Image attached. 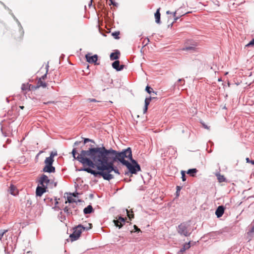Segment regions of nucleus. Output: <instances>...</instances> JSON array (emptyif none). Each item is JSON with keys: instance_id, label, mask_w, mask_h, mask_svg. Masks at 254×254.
Instances as JSON below:
<instances>
[{"instance_id": "nucleus-46", "label": "nucleus", "mask_w": 254, "mask_h": 254, "mask_svg": "<svg viewBox=\"0 0 254 254\" xmlns=\"http://www.w3.org/2000/svg\"><path fill=\"white\" fill-rule=\"evenodd\" d=\"M7 232V230H4L1 233L3 234V235H4V234H5Z\"/></svg>"}, {"instance_id": "nucleus-47", "label": "nucleus", "mask_w": 254, "mask_h": 254, "mask_svg": "<svg viewBox=\"0 0 254 254\" xmlns=\"http://www.w3.org/2000/svg\"><path fill=\"white\" fill-rule=\"evenodd\" d=\"M172 13L171 11H170L169 10H168V11H166V14H172Z\"/></svg>"}, {"instance_id": "nucleus-36", "label": "nucleus", "mask_w": 254, "mask_h": 254, "mask_svg": "<svg viewBox=\"0 0 254 254\" xmlns=\"http://www.w3.org/2000/svg\"><path fill=\"white\" fill-rule=\"evenodd\" d=\"M249 234H252L254 235V225L252 227L251 230L248 232Z\"/></svg>"}, {"instance_id": "nucleus-27", "label": "nucleus", "mask_w": 254, "mask_h": 254, "mask_svg": "<svg viewBox=\"0 0 254 254\" xmlns=\"http://www.w3.org/2000/svg\"><path fill=\"white\" fill-rule=\"evenodd\" d=\"M58 217L61 222H64L65 220V216L64 215H63L62 212H60V215H59L58 216Z\"/></svg>"}, {"instance_id": "nucleus-11", "label": "nucleus", "mask_w": 254, "mask_h": 254, "mask_svg": "<svg viewBox=\"0 0 254 254\" xmlns=\"http://www.w3.org/2000/svg\"><path fill=\"white\" fill-rule=\"evenodd\" d=\"M126 218L119 216L117 220H114L113 222L116 227L121 228L125 224Z\"/></svg>"}, {"instance_id": "nucleus-16", "label": "nucleus", "mask_w": 254, "mask_h": 254, "mask_svg": "<svg viewBox=\"0 0 254 254\" xmlns=\"http://www.w3.org/2000/svg\"><path fill=\"white\" fill-rule=\"evenodd\" d=\"M160 9H161L160 7L158 8L157 9L156 12L154 14V17H155V22L157 23H158V24H160V16H161V14H160Z\"/></svg>"}, {"instance_id": "nucleus-43", "label": "nucleus", "mask_w": 254, "mask_h": 254, "mask_svg": "<svg viewBox=\"0 0 254 254\" xmlns=\"http://www.w3.org/2000/svg\"><path fill=\"white\" fill-rule=\"evenodd\" d=\"M108 82L110 84H112L113 83V80L108 77Z\"/></svg>"}, {"instance_id": "nucleus-48", "label": "nucleus", "mask_w": 254, "mask_h": 254, "mask_svg": "<svg viewBox=\"0 0 254 254\" xmlns=\"http://www.w3.org/2000/svg\"><path fill=\"white\" fill-rule=\"evenodd\" d=\"M3 236V234L2 233L0 234V240L2 239Z\"/></svg>"}, {"instance_id": "nucleus-24", "label": "nucleus", "mask_w": 254, "mask_h": 254, "mask_svg": "<svg viewBox=\"0 0 254 254\" xmlns=\"http://www.w3.org/2000/svg\"><path fill=\"white\" fill-rule=\"evenodd\" d=\"M67 202H68L69 204H75L76 201L72 196H67V201H65V203Z\"/></svg>"}, {"instance_id": "nucleus-1", "label": "nucleus", "mask_w": 254, "mask_h": 254, "mask_svg": "<svg viewBox=\"0 0 254 254\" xmlns=\"http://www.w3.org/2000/svg\"><path fill=\"white\" fill-rule=\"evenodd\" d=\"M71 153L74 159L84 166L89 167L80 168L79 171L90 173L95 177L101 176L107 181L114 178V176L111 174L112 172L120 174L118 168L114 166V163L117 162L122 163V151H117L112 148L108 149L103 145L97 147L91 145L88 150H81L77 156L75 148L72 149Z\"/></svg>"}, {"instance_id": "nucleus-42", "label": "nucleus", "mask_w": 254, "mask_h": 254, "mask_svg": "<svg viewBox=\"0 0 254 254\" xmlns=\"http://www.w3.org/2000/svg\"><path fill=\"white\" fill-rule=\"evenodd\" d=\"M147 109H148V106H144V109H143V112H144V113H145L147 111Z\"/></svg>"}, {"instance_id": "nucleus-31", "label": "nucleus", "mask_w": 254, "mask_h": 254, "mask_svg": "<svg viewBox=\"0 0 254 254\" xmlns=\"http://www.w3.org/2000/svg\"><path fill=\"white\" fill-rule=\"evenodd\" d=\"M49 67V64H47L46 67V68L47 69L46 72H48ZM46 76H47V73H46L44 75L42 76L40 78H41L42 80H44V79L46 77Z\"/></svg>"}, {"instance_id": "nucleus-14", "label": "nucleus", "mask_w": 254, "mask_h": 254, "mask_svg": "<svg viewBox=\"0 0 254 254\" xmlns=\"http://www.w3.org/2000/svg\"><path fill=\"white\" fill-rule=\"evenodd\" d=\"M9 191L10 193L14 196L16 195L18 193V191L16 187L12 184L10 185Z\"/></svg>"}, {"instance_id": "nucleus-44", "label": "nucleus", "mask_w": 254, "mask_h": 254, "mask_svg": "<svg viewBox=\"0 0 254 254\" xmlns=\"http://www.w3.org/2000/svg\"><path fill=\"white\" fill-rule=\"evenodd\" d=\"M246 160L247 163H251V160L249 158H247Z\"/></svg>"}, {"instance_id": "nucleus-5", "label": "nucleus", "mask_w": 254, "mask_h": 254, "mask_svg": "<svg viewBox=\"0 0 254 254\" xmlns=\"http://www.w3.org/2000/svg\"><path fill=\"white\" fill-rule=\"evenodd\" d=\"M54 159L51 157H47L45 160L44 163H45V166L43 169V171L44 172L47 173H54L55 172V168L53 166V163L54 162Z\"/></svg>"}, {"instance_id": "nucleus-7", "label": "nucleus", "mask_w": 254, "mask_h": 254, "mask_svg": "<svg viewBox=\"0 0 254 254\" xmlns=\"http://www.w3.org/2000/svg\"><path fill=\"white\" fill-rule=\"evenodd\" d=\"M39 184L41 186L47 187L48 188L49 185L53 184V182L51 181L47 176L42 174L39 179Z\"/></svg>"}, {"instance_id": "nucleus-37", "label": "nucleus", "mask_w": 254, "mask_h": 254, "mask_svg": "<svg viewBox=\"0 0 254 254\" xmlns=\"http://www.w3.org/2000/svg\"><path fill=\"white\" fill-rule=\"evenodd\" d=\"M184 50L189 51V50H192L194 51V48L192 47H186L185 49H184Z\"/></svg>"}, {"instance_id": "nucleus-45", "label": "nucleus", "mask_w": 254, "mask_h": 254, "mask_svg": "<svg viewBox=\"0 0 254 254\" xmlns=\"http://www.w3.org/2000/svg\"><path fill=\"white\" fill-rule=\"evenodd\" d=\"M112 64H120V61H115L114 62H113Z\"/></svg>"}, {"instance_id": "nucleus-54", "label": "nucleus", "mask_w": 254, "mask_h": 254, "mask_svg": "<svg viewBox=\"0 0 254 254\" xmlns=\"http://www.w3.org/2000/svg\"><path fill=\"white\" fill-rule=\"evenodd\" d=\"M147 42L146 43V44H147V43H148V42H149V39H148V38H147Z\"/></svg>"}, {"instance_id": "nucleus-56", "label": "nucleus", "mask_w": 254, "mask_h": 254, "mask_svg": "<svg viewBox=\"0 0 254 254\" xmlns=\"http://www.w3.org/2000/svg\"><path fill=\"white\" fill-rule=\"evenodd\" d=\"M20 107L21 109H23V108H24V107H23V106H20Z\"/></svg>"}, {"instance_id": "nucleus-2", "label": "nucleus", "mask_w": 254, "mask_h": 254, "mask_svg": "<svg viewBox=\"0 0 254 254\" xmlns=\"http://www.w3.org/2000/svg\"><path fill=\"white\" fill-rule=\"evenodd\" d=\"M123 157L122 164L125 165L129 172L132 174H136L137 172L140 171V167L138 163L132 157L131 149L130 147L122 151Z\"/></svg>"}, {"instance_id": "nucleus-26", "label": "nucleus", "mask_w": 254, "mask_h": 254, "mask_svg": "<svg viewBox=\"0 0 254 254\" xmlns=\"http://www.w3.org/2000/svg\"><path fill=\"white\" fill-rule=\"evenodd\" d=\"M119 35H120L119 31H116V32L112 33V35L116 39H119L120 38V37H119Z\"/></svg>"}, {"instance_id": "nucleus-38", "label": "nucleus", "mask_w": 254, "mask_h": 254, "mask_svg": "<svg viewBox=\"0 0 254 254\" xmlns=\"http://www.w3.org/2000/svg\"><path fill=\"white\" fill-rule=\"evenodd\" d=\"M254 38L252 39L251 41L249 42V44H247V46H254Z\"/></svg>"}, {"instance_id": "nucleus-52", "label": "nucleus", "mask_w": 254, "mask_h": 254, "mask_svg": "<svg viewBox=\"0 0 254 254\" xmlns=\"http://www.w3.org/2000/svg\"><path fill=\"white\" fill-rule=\"evenodd\" d=\"M251 163L252 164L254 165V160L251 161Z\"/></svg>"}, {"instance_id": "nucleus-17", "label": "nucleus", "mask_w": 254, "mask_h": 254, "mask_svg": "<svg viewBox=\"0 0 254 254\" xmlns=\"http://www.w3.org/2000/svg\"><path fill=\"white\" fill-rule=\"evenodd\" d=\"M120 55V52L118 50H116L115 52L112 53L110 56L111 60H117Z\"/></svg>"}, {"instance_id": "nucleus-4", "label": "nucleus", "mask_w": 254, "mask_h": 254, "mask_svg": "<svg viewBox=\"0 0 254 254\" xmlns=\"http://www.w3.org/2000/svg\"><path fill=\"white\" fill-rule=\"evenodd\" d=\"M190 226L187 223H182L180 224L177 228L178 232L182 236L188 237L190 235L191 232L190 231Z\"/></svg>"}, {"instance_id": "nucleus-50", "label": "nucleus", "mask_w": 254, "mask_h": 254, "mask_svg": "<svg viewBox=\"0 0 254 254\" xmlns=\"http://www.w3.org/2000/svg\"><path fill=\"white\" fill-rule=\"evenodd\" d=\"M203 127H204L205 128H207V129H208V127H207L206 125H203Z\"/></svg>"}, {"instance_id": "nucleus-25", "label": "nucleus", "mask_w": 254, "mask_h": 254, "mask_svg": "<svg viewBox=\"0 0 254 254\" xmlns=\"http://www.w3.org/2000/svg\"><path fill=\"white\" fill-rule=\"evenodd\" d=\"M126 212H127L128 217L129 218L130 220H131V219L133 218L134 217L133 212L131 211V213H130V211L129 210H128L127 209H126Z\"/></svg>"}, {"instance_id": "nucleus-53", "label": "nucleus", "mask_w": 254, "mask_h": 254, "mask_svg": "<svg viewBox=\"0 0 254 254\" xmlns=\"http://www.w3.org/2000/svg\"><path fill=\"white\" fill-rule=\"evenodd\" d=\"M87 66H86V67L87 68H88L89 67V64H86Z\"/></svg>"}, {"instance_id": "nucleus-12", "label": "nucleus", "mask_w": 254, "mask_h": 254, "mask_svg": "<svg viewBox=\"0 0 254 254\" xmlns=\"http://www.w3.org/2000/svg\"><path fill=\"white\" fill-rule=\"evenodd\" d=\"M34 86L31 84L27 83H23L21 86V90L24 94H26L27 91H30L32 89H34Z\"/></svg>"}, {"instance_id": "nucleus-34", "label": "nucleus", "mask_w": 254, "mask_h": 254, "mask_svg": "<svg viewBox=\"0 0 254 254\" xmlns=\"http://www.w3.org/2000/svg\"><path fill=\"white\" fill-rule=\"evenodd\" d=\"M181 188H182V187H180V186H177V187H176V189H177L176 194H177V196H179V195L180 191V190H181Z\"/></svg>"}, {"instance_id": "nucleus-13", "label": "nucleus", "mask_w": 254, "mask_h": 254, "mask_svg": "<svg viewBox=\"0 0 254 254\" xmlns=\"http://www.w3.org/2000/svg\"><path fill=\"white\" fill-rule=\"evenodd\" d=\"M224 212V207L222 205L219 206L215 211V214L218 218L221 217Z\"/></svg>"}, {"instance_id": "nucleus-10", "label": "nucleus", "mask_w": 254, "mask_h": 254, "mask_svg": "<svg viewBox=\"0 0 254 254\" xmlns=\"http://www.w3.org/2000/svg\"><path fill=\"white\" fill-rule=\"evenodd\" d=\"M47 187L38 185L36 190V194L37 196H41L42 194L47 191Z\"/></svg>"}, {"instance_id": "nucleus-55", "label": "nucleus", "mask_w": 254, "mask_h": 254, "mask_svg": "<svg viewBox=\"0 0 254 254\" xmlns=\"http://www.w3.org/2000/svg\"><path fill=\"white\" fill-rule=\"evenodd\" d=\"M72 195H73V196H74V197H75V196H76V195H75V194H74V193H72Z\"/></svg>"}, {"instance_id": "nucleus-51", "label": "nucleus", "mask_w": 254, "mask_h": 254, "mask_svg": "<svg viewBox=\"0 0 254 254\" xmlns=\"http://www.w3.org/2000/svg\"><path fill=\"white\" fill-rule=\"evenodd\" d=\"M57 183H54V187H56L57 186Z\"/></svg>"}, {"instance_id": "nucleus-8", "label": "nucleus", "mask_w": 254, "mask_h": 254, "mask_svg": "<svg viewBox=\"0 0 254 254\" xmlns=\"http://www.w3.org/2000/svg\"><path fill=\"white\" fill-rule=\"evenodd\" d=\"M86 62L90 64H96L98 57L97 55H93L91 53H88L85 55Z\"/></svg>"}, {"instance_id": "nucleus-29", "label": "nucleus", "mask_w": 254, "mask_h": 254, "mask_svg": "<svg viewBox=\"0 0 254 254\" xmlns=\"http://www.w3.org/2000/svg\"><path fill=\"white\" fill-rule=\"evenodd\" d=\"M180 82L181 84H185V80L184 79H179L178 80V82L176 83V85L177 86H179V83Z\"/></svg>"}, {"instance_id": "nucleus-23", "label": "nucleus", "mask_w": 254, "mask_h": 254, "mask_svg": "<svg viewBox=\"0 0 254 254\" xmlns=\"http://www.w3.org/2000/svg\"><path fill=\"white\" fill-rule=\"evenodd\" d=\"M177 11H175V12H173V17L174 18V21L172 23V25L173 24V23L176 22L177 21V20L180 17H181L182 16L184 15V14H182L181 15H179L177 16Z\"/></svg>"}, {"instance_id": "nucleus-33", "label": "nucleus", "mask_w": 254, "mask_h": 254, "mask_svg": "<svg viewBox=\"0 0 254 254\" xmlns=\"http://www.w3.org/2000/svg\"><path fill=\"white\" fill-rule=\"evenodd\" d=\"M91 142L94 143V140H92V139H89V138H86L84 139V144L85 143H86L87 142Z\"/></svg>"}, {"instance_id": "nucleus-21", "label": "nucleus", "mask_w": 254, "mask_h": 254, "mask_svg": "<svg viewBox=\"0 0 254 254\" xmlns=\"http://www.w3.org/2000/svg\"><path fill=\"white\" fill-rule=\"evenodd\" d=\"M112 66L117 71H120L124 68L125 64H112Z\"/></svg>"}, {"instance_id": "nucleus-39", "label": "nucleus", "mask_w": 254, "mask_h": 254, "mask_svg": "<svg viewBox=\"0 0 254 254\" xmlns=\"http://www.w3.org/2000/svg\"><path fill=\"white\" fill-rule=\"evenodd\" d=\"M87 101L89 102H98L99 101L96 100L95 99H91L89 98L87 99Z\"/></svg>"}, {"instance_id": "nucleus-32", "label": "nucleus", "mask_w": 254, "mask_h": 254, "mask_svg": "<svg viewBox=\"0 0 254 254\" xmlns=\"http://www.w3.org/2000/svg\"><path fill=\"white\" fill-rule=\"evenodd\" d=\"M57 155V152L56 151H55V152L52 151L51 152L49 157H51V158L54 159V157Z\"/></svg>"}, {"instance_id": "nucleus-28", "label": "nucleus", "mask_w": 254, "mask_h": 254, "mask_svg": "<svg viewBox=\"0 0 254 254\" xmlns=\"http://www.w3.org/2000/svg\"><path fill=\"white\" fill-rule=\"evenodd\" d=\"M151 100V98L150 97L149 98H146L145 100V105L144 106H148Z\"/></svg>"}, {"instance_id": "nucleus-40", "label": "nucleus", "mask_w": 254, "mask_h": 254, "mask_svg": "<svg viewBox=\"0 0 254 254\" xmlns=\"http://www.w3.org/2000/svg\"><path fill=\"white\" fill-rule=\"evenodd\" d=\"M133 227L134 228L135 231L134 232H139L140 231V229L137 228L136 225H134Z\"/></svg>"}, {"instance_id": "nucleus-49", "label": "nucleus", "mask_w": 254, "mask_h": 254, "mask_svg": "<svg viewBox=\"0 0 254 254\" xmlns=\"http://www.w3.org/2000/svg\"><path fill=\"white\" fill-rule=\"evenodd\" d=\"M110 1L111 2V4H110V5H111V4H114V2L112 0H110Z\"/></svg>"}, {"instance_id": "nucleus-30", "label": "nucleus", "mask_w": 254, "mask_h": 254, "mask_svg": "<svg viewBox=\"0 0 254 254\" xmlns=\"http://www.w3.org/2000/svg\"><path fill=\"white\" fill-rule=\"evenodd\" d=\"M182 175V179L183 181H185L186 180V175H185V171H181Z\"/></svg>"}, {"instance_id": "nucleus-9", "label": "nucleus", "mask_w": 254, "mask_h": 254, "mask_svg": "<svg viewBox=\"0 0 254 254\" xmlns=\"http://www.w3.org/2000/svg\"><path fill=\"white\" fill-rule=\"evenodd\" d=\"M44 200L47 205L50 206L52 205L53 203H54L55 206L53 207V208H54L55 209L57 210L59 209V207L56 206L59 203L58 199L56 197L54 199H53V198H52L47 197H46Z\"/></svg>"}, {"instance_id": "nucleus-20", "label": "nucleus", "mask_w": 254, "mask_h": 254, "mask_svg": "<svg viewBox=\"0 0 254 254\" xmlns=\"http://www.w3.org/2000/svg\"><path fill=\"white\" fill-rule=\"evenodd\" d=\"M198 170L195 168L189 169L187 171V174L191 177H194L195 174L197 172Z\"/></svg>"}, {"instance_id": "nucleus-22", "label": "nucleus", "mask_w": 254, "mask_h": 254, "mask_svg": "<svg viewBox=\"0 0 254 254\" xmlns=\"http://www.w3.org/2000/svg\"><path fill=\"white\" fill-rule=\"evenodd\" d=\"M217 179L220 183L224 182L225 181L226 179L223 175H221L220 174H216Z\"/></svg>"}, {"instance_id": "nucleus-15", "label": "nucleus", "mask_w": 254, "mask_h": 254, "mask_svg": "<svg viewBox=\"0 0 254 254\" xmlns=\"http://www.w3.org/2000/svg\"><path fill=\"white\" fill-rule=\"evenodd\" d=\"M190 247V242L185 244L178 252V254H183Z\"/></svg>"}, {"instance_id": "nucleus-19", "label": "nucleus", "mask_w": 254, "mask_h": 254, "mask_svg": "<svg viewBox=\"0 0 254 254\" xmlns=\"http://www.w3.org/2000/svg\"><path fill=\"white\" fill-rule=\"evenodd\" d=\"M93 211V208L91 205H88L83 209V212L85 214H90Z\"/></svg>"}, {"instance_id": "nucleus-35", "label": "nucleus", "mask_w": 254, "mask_h": 254, "mask_svg": "<svg viewBox=\"0 0 254 254\" xmlns=\"http://www.w3.org/2000/svg\"><path fill=\"white\" fill-rule=\"evenodd\" d=\"M151 90H152V89L149 86H147L146 87L145 90L149 94H150L151 92Z\"/></svg>"}, {"instance_id": "nucleus-18", "label": "nucleus", "mask_w": 254, "mask_h": 254, "mask_svg": "<svg viewBox=\"0 0 254 254\" xmlns=\"http://www.w3.org/2000/svg\"><path fill=\"white\" fill-rule=\"evenodd\" d=\"M47 86V84L46 82L43 81L41 78H39L37 82V84L36 86H34V89H37L40 87H42L43 88H45Z\"/></svg>"}, {"instance_id": "nucleus-3", "label": "nucleus", "mask_w": 254, "mask_h": 254, "mask_svg": "<svg viewBox=\"0 0 254 254\" xmlns=\"http://www.w3.org/2000/svg\"><path fill=\"white\" fill-rule=\"evenodd\" d=\"M88 226L84 227L82 225H78L77 226L73 229V232L72 234H70L69 237L71 239V241H76L77 240L82 232L83 230H89L91 229L92 224L89 223Z\"/></svg>"}, {"instance_id": "nucleus-6", "label": "nucleus", "mask_w": 254, "mask_h": 254, "mask_svg": "<svg viewBox=\"0 0 254 254\" xmlns=\"http://www.w3.org/2000/svg\"><path fill=\"white\" fill-rule=\"evenodd\" d=\"M64 211L67 216L78 214L79 210L77 208V204H69L64 208Z\"/></svg>"}, {"instance_id": "nucleus-41", "label": "nucleus", "mask_w": 254, "mask_h": 254, "mask_svg": "<svg viewBox=\"0 0 254 254\" xmlns=\"http://www.w3.org/2000/svg\"><path fill=\"white\" fill-rule=\"evenodd\" d=\"M80 142H81L80 141H76L74 142L73 146H78L79 144V143H80Z\"/></svg>"}]
</instances>
